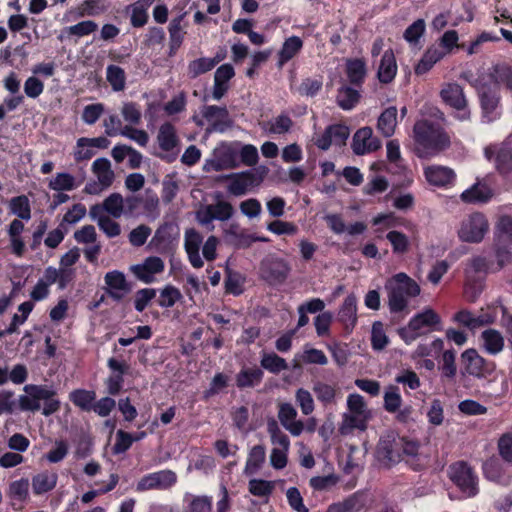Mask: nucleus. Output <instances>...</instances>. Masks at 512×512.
Masks as SVG:
<instances>
[{
	"instance_id": "6",
	"label": "nucleus",
	"mask_w": 512,
	"mask_h": 512,
	"mask_svg": "<svg viewBox=\"0 0 512 512\" xmlns=\"http://www.w3.org/2000/svg\"><path fill=\"white\" fill-rule=\"evenodd\" d=\"M489 231V222L480 212L467 215L460 222L457 234L462 242L480 243Z\"/></svg>"
},
{
	"instance_id": "28",
	"label": "nucleus",
	"mask_w": 512,
	"mask_h": 512,
	"mask_svg": "<svg viewBox=\"0 0 512 512\" xmlns=\"http://www.w3.org/2000/svg\"><path fill=\"white\" fill-rule=\"evenodd\" d=\"M493 196L492 189L484 182L477 181L468 189L464 190L460 198L469 204L487 203Z\"/></svg>"
},
{
	"instance_id": "51",
	"label": "nucleus",
	"mask_w": 512,
	"mask_h": 512,
	"mask_svg": "<svg viewBox=\"0 0 512 512\" xmlns=\"http://www.w3.org/2000/svg\"><path fill=\"white\" fill-rule=\"evenodd\" d=\"M98 28V25L96 22L92 20H85L81 21L75 25L66 27L62 34L59 36V39L62 41L64 37L68 36H77V37H84L87 35H90L91 33L95 32Z\"/></svg>"
},
{
	"instance_id": "39",
	"label": "nucleus",
	"mask_w": 512,
	"mask_h": 512,
	"mask_svg": "<svg viewBox=\"0 0 512 512\" xmlns=\"http://www.w3.org/2000/svg\"><path fill=\"white\" fill-rule=\"evenodd\" d=\"M24 231V224L19 219H14L8 226L7 234L9 236L10 246L13 254L18 257L23 256L25 252V243L21 237Z\"/></svg>"
},
{
	"instance_id": "34",
	"label": "nucleus",
	"mask_w": 512,
	"mask_h": 512,
	"mask_svg": "<svg viewBox=\"0 0 512 512\" xmlns=\"http://www.w3.org/2000/svg\"><path fill=\"white\" fill-rule=\"evenodd\" d=\"M397 114V108L395 106H390L378 117L377 130L383 137L389 138L394 135L398 124Z\"/></svg>"
},
{
	"instance_id": "31",
	"label": "nucleus",
	"mask_w": 512,
	"mask_h": 512,
	"mask_svg": "<svg viewBox=\"0 0 512 512\" xmlns=\"http://www.w3.org/2000/svg\"><path fill=\"white\" fill-rule=\"evenodd\" d=\"M338 320L347 331H352L357 323V299L355 295H348L338 312Z\"/></svg>"
},
{
	"instance_id": "5",
	"label": "nucleus",
	"mask_w": 512,
	"mask_h": 512,
	"mask_svg": "<svg viewBox=\"0 0 512 512\" xmlns=\"http://www.w3.org/2000/svg\"><path fill=\"white\" fill-rule=\"evenodd\" d=\"M369 419L370 411L364 398L357 393L350 394L347 397V411L342 415L339 432L341 435H348L355 429L364 431Z\"/></svg>"
},
{
	"instance_id": "26",
	"label": "nucleus",
	"mask_w": 512,
	"mask_h": 512,
	"mask_svg": "<svg viewBox=\"0 0 512 512\" xmlns=\"http://www.w3.org/2000/svg\"><path fill=\"white\" fill-rule=\"evenodd\" d=\"M202 116L209 123L208 130L211 132H224L231 126L229 114L225 107L206 106L202 111Z\"/></svg>"
},
{
	"instance_id": "36",
	"label": "nucleus",
	"mask_w": 512,
	"mask_h": 512,
	"mask_svg": "<svg viewBox=\"0 0 512 512\" xmlns=\"http://www.w3.org/2000/svg\"><path fill=\"white\" fill-rule=\"evenodd\" d=\"M364 506V496L360 493H354L342 501L330 504L326 512H360Z\"/></svg>"
},
{
	"instance_id": "13",
	"label": "nucleus",
	"mask_w": 512,
	"mask_h": 512,
	"mask_svg": "<svg viewBox=\"0 0 512 512\" xmlns=\"http://www.w3.org/2000/svg\"><path fill=\"white\" fill-rule=\"evenodd\" d=\"M291 271L289 263L278 257H267L261 261L260 275L269 285H281Z\"/></svg>"
},
{
	"instance_id": "58",
	"label": "nucleus",
	"mask_w": 512,
	"mask_h": 512,
	"mask_svg": "<svg viewBox=\"0 0 512 512\" xmlns=\"http://www.w3.org/2000/svg\"><path fill=\"white\" fill-rule=\"evenodd\" d=\"M267 430L271 438V443L277 449L289 450L290 440L288 436L279 428L276 421L268 422Z\"/></svg>"
},
{
	"instance_id": "62",
	"label": "nucleus",
	"mask_w": 512,
	"mask_h": 512,
	"mask_svg": "<svg viewBox=\"0 0 512 512\" xmlns=\"http://www.w3.org/2000/svg\"><path fill=\"white\" fill-rule=\"evenodd\" d=\"M123 119L130 125H138L141 122L142 112L140 106L134 102H125L121 108Z\"/></svg>"
},
{
	"instance_id": "21",
	"label": "nucleus",
	"mask_w": 512,
	"mask_h": 512,
	"mask_svg": "<svg viewBox=\"0 0 512 512\" xmlns=\"http://www.w3.org/2000/svg\"><path fill=\"white\" fill-rule=\"evenodd\" d=\"M351 146L356 155H365L380 149L382 143L370 127H362L354 134Z\"/></svg>"
},
{
	"instance_id": "17",
	"label": "nucleus",
	"mask_w": 512,
	"mask_h": 512,
	"mask_svg": "<svg viewBox=\"0 0 512 512\" xmlns=\"http://www.w3.org/2000/svg\"><path fill=\"white\" fill-rule=\"evenodd\" d=\"M465 372L476 378H485L495 371L496 365L482 357L476 349L465 350L461 355Z\"/></svg>"
},
{
	"instance_id": "61",
	"label": "nucleus",
	"mask_w": 512,
	"mask_h": 512,
	"mask_svg": "<svg viewBox=\"0 0 512 512\" xmlns=\"http://www.w3.org/2000/svg\"><path fill=\"white\" fill-rule=\"evenodd\" d=\"M295 400L303 415L307 416L312 414L315 409V404L312 394L308 390L304 388L297 389L295 393Z\"/></svg>"
},
{
	"instance_id": "24",
	"label": "nucleus",
	"mask_w": 512,
	"mask_h": 512,
	"mask_svg": "<svg viewBox=\"0 0 512 512\" xmlns=\"http://www.w3.org/2000/svg\"><path fill=\"white\" fill-rule=\"evenodd\" d=\"M409 324L412 329L418 330L420 335L442 330L440 316L432 309L417 313L410 319Z\"/></svg>"
},
{
	"instance_id": "18",
	"label": "nucleus",
	"mask_w": 512,
	"mask_h": 512,
	"mask_svg": "<svg viewBox=\"0 0 512 512\" xmlns=\"http://www.w3.org/2000/svg\"><path fill=\"white\" fill-rule=\"evenodd\" d=\"M164 270L165 263L158 256H149L142 263L130 267L132 274L145 284L153 283L156 280V276L162 274Z\"/></svg>"
},
{
	"instance_id": "11",
	"label": "nucleus",
	"mask_w": 512,
	"mask_h": 512,
	"mask_svg": "<svg viewBox=\"0 0 512 512\" xmlns=\"http://www.w3.org/2000/svg\"><path fill=\"white\" fill-rule=\"evenodd\" d=\"M498 310H501L503 313L505 312L504 307L494 304L487 306L485 309H481L477 313L462 310L455 315V320L467 328L474 330L494 323L498 316Z\"/></svg>"
},
{
	"instance_id": "20",
	"label": "nucleus",
	"mask_w": 512,
	"mask_h": 512,
	"mask_svg": "<svg viewBox=\"0 0 512 512\" xmlns=\"http://www.w3.org/2000/svg\"><path fill=\"white\" fill-rule=\"evenodd\" d=\"M107 295L116 302H120L130 292L131 286L123 272L113 270L104 276Z\"/></svg>"
},
{
	"instance_id": "3",
	"label": "nucleus",
	"mask_w": 512,
	"mask_h": 512,
	"mask_svg": "<svg viewBox=\"0 0 512 512\" xmlns=\"http://www.w3.org/2000/svg\"><path fill=\"white\" fill-rule=\"evenodd\" d=\"M418 448L416 442L401 438L394 432H387L379 439L376 456L380 463L390 467L399 463L404 456H415Z\"/></svg>"
},
{
	"instance_id": "25",
	"label": "nucleus",
	"mask_w": 512,
	"mask_h": 512,
	"mask_svg": "<svg viewBox=\"0 0 512 512\" xmlns=\"http://www.w3.org/2000/svg\"><path fill=\"white\" fill-rule=\"evenodd\" d=\"M203 243V236L195 229H187L184 234V248L190 264L196 268H202L204 261L200 256V247Z\"/></svg>"
},
{
	"instance_id": "40",
	"label": "nucleus",
	"mask_w": 512,
	"mask_h": 512,
	"mask_svg": "<svg viewBox=\"0 0 512 512\" xmlns=\"http://www.w3.org/2000/svg\"><path fill=\"white\" fill-rule=\"evenodd\" d=\"M445 56V52L437 46H431L429 47L425 53L423 54L422 58L419 60L417 65L415 66V74L417 75H423L426 74L428 71L431 70V68L439 62L441 59H443Z\"/></svg>"
},
{
	"instance_id": "48",
	"label": "nucleus",
	"mask_w": 512,
	"mask_h": 512,
	"mask_svg": "<svg viewBox=\"0 0 512 512\" xmlns=\"http://www.w3.org/2000/svg\"><path fill=\"white\" fill-rule=\"evenodd\" d=\"M266 451L262 445H256L251 448L245 464L244 473L246 475H253L258 472L263 463L265 462Z\"/></svg>"
},
{
	"instance_id": "30",
	"label": "nucleus",
	"mask_w": 512,
	"mask_h": 512,
	"mask_svg": "<svg viewBox=\"0 0 512 512\" xmlns=\"http://www.w3.org/2000/svg\"><path fill=\"white\" fill-rule=\"evenodd\" d=\"M397 63L392 49H387L380 60L377 77L383 84L392 82L397 74Z\"/></svg>"
},
{
	"instance_id": "22",
	"label": "nucleus",
	"mask_w": 512,
	"mask_h": 512,
	"mask_svg": "<svg viewBox=\"0 0 512 512\" xmlns=\"http://www.w3.org/2000/svg\"><path fill=\"white\" fill-rule=\"evenodd\" d=\"M426 181L438 188H450L456 181V173L447 166L429 165L424 167Z\"/></svg>"
},
{
	"instance_id": "14",
	"label": "nucleus",
	"mask_w": 512,
	"mask_h": 512,
	"mask_svg": "<svg viewBox=\"0 0 512 512\" xmlns=\"http://www.w3.org/2000/svg\"><path fill=\"white\" fill-rule=\"evenodd\" d=\"M440 97L447 105L456 110V118L460 121L470 119V111L461 85L458 83H446L440 91Z\"/></svg>"
},
{
	"instance_id": "57",
	"label": "nucleus",
	"mask_w": 512,
	"mask_h": 512,
	"mask_svg": "<svg viewBox=\"0 0 512 512\" xmlns=\"http://www.w3.org/2000/svg\"><path fill=\"white\" fill-rule=\"evenodd\" d=\"M313 392L318 401L325 406L335 402L337 391L335 387L330 384L317 381L313 385Z\"/></svg>"
},
{
	"instance_id": "53",
	"label": "nucleus",
	"mask_w": 512,
	"mask_h": 512,
	"mask_svg": "<svg viewBox=\"0 0 512 512\" xmlns=\"http://www.w3.org/2000/svg\"><path fill=\"white\" fill-rule=\"evenodd\" d=\"M359 98L360 94L356 89L344 85L339 88L336 101L343 110H351L358 103Z\"/></svg>"
},
{
	"instance_id": "19",
	"label": "nucleus",
	"mask_w": 512,
	"mask_h": 512,
	"mask_svg": "<svg viewBox=\"0 0 512 512\" xmlns=\"http://www.w3.org/2000/svg\"><path fill=\"white\" fill-rule=\"evenodd\" d=\"M228 180L227 191L234 196L245 195L253 187L258 186L262 178L254 171L233 173L225 177Z\"/></svg>"
},
{
	"instance_id": "60",
	"label": "nucleus",
	"mask_w": 512,
	"mask_h": 512,
	"mask_svg": "<svg viewBox=\"0 0 512 512\" xmlns=\"http://www.w3.org/2000/svg\"><path fill=\"white\" fill-rule=\"evenodd\" d=\"M120 135L134 141L141 147H146L149 142V135L143 129H137L132 125H125L120 132Z\"/></svg>"
},
{
	"instance_id": "44",
	"label": "nucleus",
	"mask_w": 512,
	"mask_h": 512,
	"mask_svg": "<svg viewBox=\"0 0 512 512\" xmlns=\"http://www.w3.org/2000/svg\"><path fill=\"white\" fill-rule=\"evenodd\" d=\"M496 246L508 247L512 245V218L504 215L499 218L495 229Z\"/></svg>"
},
{
	"instance_id": "9",
	"label": "nucleus",
	"mask_w": 512,
	"mask_h": 512,
	"mask_svg": "<svg viewBox=\"0 0 512 512\" xmlns=\"http://www.w3.org/2000/svg\"><path fill=\"white\" fill-rule=\"evenodd\" d=\"M238 166V150L231 145L221 144L213 150L211 158L205 161L203 169L206 172H218Z\"/></svg>"
},
{
	"instance_id": "59",
	"label": "nucleus",
	"mask_w": 512,
	"mask_h": 512,
	"mask_svg": "<svg viewBox=\"0 0 512 512\" xmlns=\"http://www.w3.org/2000/svg\"><path fill=\"white\" fill-rule=\"evenodd\" d=\"M386 239L390 242L392 251L395 254H405L409 250V239L402 232L392 230L387 233Z\"/></svg>"
},
{
	"instance_id": "54",
	"label": "nucleus",
	"mask_w": 512,
	"mask_h": 512,
	"mask_svg": "<svg viewBox=\"0 0 512 512\" xmlns=\"http://www.w3.org/2000/svg\"><path fill=\"white\" fill-rule=\"evenodd\" d=\"M182 298L183 296L181 291L177 287L168 284L160 289L157 302L161 308L167 309L173 307Z\"/></svg>"
},
{
	"instance_id": "10",
	"label": "nucleus",
	"mask_w": 512,
	"mask_h": 512,
	"mask_svg": "<svg viewBox=\"0 0 512 512\" xmlns=\"http://www.w3.org/2000/svg\"><path fill=\"white\" fill-rule=\"evenodd\" d=\"M489 271H495V269L489 264L485 256H476L471 259L465 269L467 279L465 294L470 301H475L482 291V284L476 281V274H486Z\"/></svg>"
},
{
	"instance_id": "35",
	"label": "nucleus",
	"mask_w": 512,
	"mask_h": 512,
	"mask_svg": "<svg viewBox=\"0 0 512 512\" xmlns=\"http://www.w3.org/2000/svg\"><path fill=\"white\" fill-rule=\"evenodd\" d=\"M92 207L100 208V214L107 213L115 219L121 218L125 214L124 198L120 193H112L104 199L102 204H95Z\"/></svg>"
},
{
	"instance_id": "56",
	"label": "nucleus",
	"mask_w": 512,
	"mask_h": 512,
	"mask_svg": "<svg viewBox=\"0 0 512 512\" xmlns=\"http://www.w3.org/2000/svg\"><path fill=\"white\" fill-rule=\"evenodd\" d=\"M29 486L30 483L27 478L12 481L9 484L7 494L12 500L25 502L29 498Z\"/></svg>"
},
{
	"instance_id": "33",
	"label": "nucleus",
	"mask_w": 512,
	"mask_h": 512,
	"mask_svg": "<svg viewBox=\"0 0 512 512\" xmlns=\"http://www.w3.org/2000/svg\"><path fill=\"white\" fill-rule=\"evenodd\" d=\"M89 216L93 221L97 222L100 230L103 231L107 237L114 238L120 235V225L108 215L100 214V208L90 207Z\"/></svg>"
},
{
	"instance_id": "2",
	"label": "nucleus",
	"mask_w": 512,
	"mask_h": 512,
	"mask_svg": "<svg viewBox=\"0 0 512 512\" xmlns=\"http://www.w3.org/2000/svg\"><path fill=\"white\" fill-rule=\"evenodd\" d=\"M24 394L18 397V408L23 412H37L41 409L46 417L56 413L61 406L53 387L47 385L26 384L23 387Z\"/></svg>"
},
{
	"instance_id": "8",
	"label": "nucleus",
	"mask_w": 512,
	"mask_h": 512,
	"mask_svg": "<svg viewBox=\"0 0 512 512\" xmlns=\"http://www.w3.org/2000/svg\"><path fill=\"white\" fill-rule=\"evenodd\" d=\"M91 170L97 180L88 182L84 187V192L90 195H98L112 185L115 174L111 162L107 158L96 159L92 163Z\"/></svg>"
},
{
	"instance_id": "38",
	"label": "nucleus",
	"mask_w": 512,
	"mask_h": 512,
	"mask_svg": "<svg viewBox=\"0 0 512 512\" xmlns=\"http://www.w3.org/2000/svg\"><path fill=\"white\" fill-rule=\"evenodd\" d=\"M56 472L42 471L32 477V489L35 495H43L56 487Z\"/></svg>"
},
{
	"instance_id": "23",
	"label": "nucleus",
	"mask_w": 512,
	"mask_h": 512,
	"mask_svg": "<svg viewBox=\"0 0 512 512\" xmlns=\"http://www.w3.org/2000/svg\"><path fill=\"white\" fill-rule=\"evenodd\" d=\"M296 408L288 402L280 403L278 405V419L281 425L294 437L300 436L305 425L301 420H297Z\"/></svg>"
},
{
	"instance_id": "12",
	"label": "nucleus",
	"mask_w": 512,
	"mask_h": 512,
	"mask_svg": "<svg viewBox=\"0 0 512 512\" xmlns=\"http://www.w3.org/2000/svg\"><path fill=\"white\" fill-rule=\"evenodd\" d=\"M511 139L500 144H493L485 148L484 155L493 160L496 170L504 177L512 176V146Z\"/></svg>"
},
{
	"instance_id": "4",
	"label": "nucleus",
	"mask_w": 512,
	"mask_h": 512,
	"mask_svg": "<svg viewBox=\"0 0 512 512\" xmlns=\"http://www.w3.org/2000/svg\"><path fill=\"white\" fill-rule=\"evenodd\" d=\"M388 293L389 309L393 313L402 312L408 306L410 298L420 294V286L407 274L400 272L385 284Z\"/></svg>"
},
{
	"instance_id": "63",
	"label": "nucleus",
	"mask_w": 512,
	"mask_h": 512,
	"mask_svg": "<svg viewBox=\"0 0 512 512\" xmlns=\"http://www.w3.org/2000/svg\"><path fill=\"white\" fill-rule=\"evenodd\" d=\"M249 492L257 497H267L274 490V482L262 480V479H252L249 481Z\"/></svg>"
},
{
	"instance_id": "64",
	"label": "nucleus",
	"mask_w": 512,
	"mask_h": 512,
	"mask_svg": "<svg viewBox=\"0 0 512 512\" xmlns=\"http://www.w3.org/2000/svg\"><path fill=\"white\" fill-rule=\"evenodd\" d=\"M402 404L399 389L396 386H389L384 393V408L388 412H396Z\"/></svg>"
},
{
	"instance_id": "32",
	"label": "nucleus",
	"mask_w": 512,
	"mask_h": 512,
	"mask_svg": "<svg viewBox=\"0 0 512 512\" xmlns=\"http://www.w3.org/2000/svg\"><path fill=\"white\" fill-rule=\"evenodd\" d=\"M44 271L47 281L52 284L57 283L60 290H64L76 277V270L74 268H63L59 266L57 269L53 266H49Z\"/></svg>"
},
{
	"instance_id": "37",
	"label": "nucleus",
	"mask_w": 512,
	"mask_h": 512,
	"mask_svg": "<svg viewBox=\"0 0 512 512\" xmlns=\"http://www.w3.org/2000/svg\"><path fill=\"white\" fill-rule=\"evenodd\" d=\"M303 48V41L298 36H290L282 44L278 52V67H283L287 62L293 59Z\"/></svg>"
},
{
	"instance_id": "45",
	"label": "nucleus",
	"mask_w": 512,
	"mask_h": 512,
	"mask_svg": "<svg viewBox=\"0 0 512 512\" xmlns=\"http://www.w3.org/2000/svg\"><path fill=\"white\" fill-rule=\"evenodd\" d=\"M293 127V121L289 115L282 113L266 121L263 129L269 134L282 135L289 133Z\"/></svg>"
},
{
	"instance_id": "49",
	"label": "nucleus",
	"mask_w": 512,
	"mask_h": 512,
	"mask_svg": "<svg viewBox=\"0 0 512 512\" xmlns=\"http://www.w3.org/2000/svg\"><path fill=\"white\" fill-rule=\"evenodd\" d=\"M69 400L81 410L91 411L96 393L92 390L75 389L69 393Z\"/></svg>"
},
{
	"instance_id": "15",
	"label": "nucleus",
	"mask_w": 512,
	"mask_h": 512,
	"mask_svg": "<svg viewBox=\"0 0 512 512\" xmlns=\"http://www.w3.org/2000/svg\"><path fill=\"white\" fill-rule=\"evenodd\" d=\"M177 474L169 469L152 472L141 477L136 483L137 492L168 490L177 483Z\"/></svg>"
},
{
	"instance_id": "55",
	"label": "nucleus",
	"mask_w": 512,
	"mask_h": 512,
	"mask_svg": "<svg viewBox=\"0 0 512 512\" xmlns=\"http://www.w3.org/2000/svg\"><path fill=\"white\" fill-rule=\"evenodd\" d=\"M10 212L20 219L30 220L31 218V207L27 196L21 195L13 197L9 202Z\"/></svg>"
},
{
	"instance_id": "29",
	"label": "nucleus",
	"mask_w": 512,
	"mask_h": 512,
	"mask_svg": "<svg viewBox=\"0 0 512 512\" xmlns=\"http://www.w3.org/2000/svg\"><path fill=\"white\" fill-rule=\"evenodd\" d=\"M157 142L162 151L175 153L179 145V138L175 126L170 122L163 123L158 130Z\"/></svg>"
},
{
	"instance_id": "27",
	"label": "nucleus",
	"mask_w": 512,
	"mask_h": 512,
	"mask_svg": "<svg viewBox=\"0 0 512 512\" xmlns=\"http://www.w3.org/2000/svg\"><path fill=\"white\" fill-rule=\"evenodd\" d=\"M481 348L488 355L496 356L500 354L505 347V339L502 333L496 329H485L480 335Z\"/></svg>"
},
{
	"instance_id": "7",
	"label": "nucleus",
	"mask_w": 512,
	"mask_h": 512,
	"mask_svg": "<svg viewBox=\"0 0 512 512\" xmlns=\"http://www.w3.org/2000/svg\"><path fill=\"white\" fill-rule=\"evenodd\" d=\"M449 477L466 497L470 498L478 494V478L466 462L452 464L449 468Z\"/></svg>"
},
{
	"instance_id": "43",
	"label": "nucleus",
	"mask_w": 512,
	"mask_h": 512,
	"mask_svg": "<svg viewBox=\"0 0 512 512\" xmlns=\"http://www.w3.org/2000/svg\"><path fill=\"white\" fill-rule=\"evenodd\" d=\"M490 79L492 84L489 85L497 92L500 85L512 90V67L505 64L495 65L490 73Z\"/></svg>"
},
{
	"instance_id": "50",
	"label": "nucleus",
	"mask_w": 512,
	"mask_h": 512,
	"mask_svg": "<svg viewBox=\"0 0 512 512\" xmlns=\"http://www.w3.org/2000/svg\"><path fill=\"white\" fill-rule=\"evenodd\" d=\"M106 80L114 92H121L126 88V73L118 65L111 64L107 66Z\"/></svg>"
},
{
	"instance_id": "42",
	"label": "nucleus",
	"mask_w": 512,
	"mask_h": 512,
	"mask_svg": "<svg viewBox=\"0 0 512 512\" xmlns=\"http://www.w3.org/2000/svg\"><path fill=\"white\" fill-rule=\"evenodd\" d=\"M263 371L258 367H245L236 376V385L240 389L252 388L260 384Z\"/></svg>"
},
{
	"instance_id": "52",
	"label": "nucleus",
	"mask_w": 512,
	"mask_h": 512,
	"mask_svg": "<svg viewBox=\"0 0 512 512\" xmlns=\"http://www.w3.org/2000/svg\"><path fill=\"white\" fill-rule=\"evenodd\" d=\"M261 367L272 374H279L288 369L286 360L274 352L263 353L260 360Z\"/></svg>"
},
{
	"instance_id": "47",
	"label": "nucleus",
	"mask_w": 512,
	"mask_h": 512,
	"mask_svg": "<svg viewBox=\"0 0 512 512\" xmlns=\"http://www.w3.org/2000/svg\"><path fill=\"white\" fill-rule=\"evenodd\" d=\"M366 63L362 59H348L346 61V74L350 83L360 86L366 77Z\"/></svg>"
},
{
	"instance_id": "16",
	"label": "nucleus",
	"mask_w": 512,
	"mask_h": 512,
	"mask_svg": "<svg viewBox=\"0 0 512 512\" xmlns=\"http://www.w3.org/2000/svg\"><path fill=\"white\" fill-rule=\"evenodd\" d=\"M482 108V121L491 123L500 117L499 95L495 89L485 82L476 86Z\"/></svg>"
},
{
	"instance_id": "1",
	"label": "nucleus",
	"mask_w": 512,
	"mask_h": 512,
	"mask_svg": "<svg viewBox=\"0 0 512 512\" xmlns=\"http://www.w3.org/2000/svg\"><path fill=\"white\" fill-rule=\"evenodd\" d=\"M413 138L415 153L420 158H429L447 149L450 137L444 129L429 120H420L414 124Z\"/></svg>"
},
{
	"instance_id": "46",
	"label": "nucleus",
	"mask_w": 512,
	"mask_h": 512,
	"mask_svg": "<svg viewBox=\"0 0 512 512\" xmlns=\"http://www.w3.org/2000/svg\"><path fill=\"white\" fill-rule=\"evenodd\" d=\"M184 15H179L176 18L172 19L168 31H169V55L173 56L176 51L182 45L184 39V32L182 30L181 23L183 21Z\"/></svg>"
},
{
	"instance_id": "41",
	"label": "nucleus",
	"mask_w": 512,
	"mask_h": 512,
	"mask_svg": "<svg viewBox=\"0 0 512 512\" xmlns=\"http://www.w3.org/2000/svg\"><path fill=\"white\" fill-rule=\"evenodd\" d=\"M81 184V180H78L75 176L67 172L56 173L55 176L49 179V189L57 192L72 191L78 188Z\"/></svg>"
}]
</instances>
